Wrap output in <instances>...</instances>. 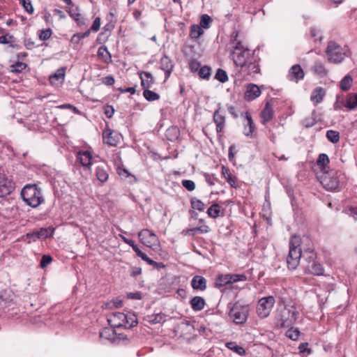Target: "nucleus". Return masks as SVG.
Segmentation results:
<instances>
[{"instance_id":"nucleus-1","label":"nucleus","mask_w":357,"mask_h":357,"mask_svg":"<svg viewBox=\"0 0 357 357\" xmlns=\"http://www.w3.org/2000/svg\"><path fill=\"white\" fill-rule=\"evenodd\" d=\"M238 33L237 31H234L231 35V41L229 43L230 57L233 60L234 64L240 67L247 60H249L254 56L253 53L245 46L242 42L238 40Z\"/></svg>"},{"instance_id":"nucleus-2","label":"nucleus","mask_w":357,"mask_h":357,"mask_svg":"<svg viewBox=\"0 0 357 357\" xmlns=\"http://www.w3.org/2000/svg\"><path fill=\"white\" fill-rule=\"evenodd\" d=\"M301 240L298 236L294 235L289 241V251L287 257L289 268L295 269L299 264L302 257L301 248Z\"/></svg>"},{"instance_id":"nucleus-3","label":"nucleus","mask_w":357,"mask_h":357,"mask_svg":"<svg viewBox=\"0 0 357 357\" xmlns=\"http://www.w3.org/2000/svg\"><path fill=\"white\" fill-rule=\"evenodd\" d=\"M23 200L29 206L35 208L38 206L43 201L41 191L36 185H27L21 192Z\"/></svg>"},{"instance_id":"nucleus-4","label":"nucleus","mask_w":357,"mask_h":357,"mask_svg":"<svg viewBox=\"0 0 357 357\" xmlns=\"http://www.w3.org/2000/svg\"><path fill=\"white\" fill-rule=\"evenodd\" d=\"M299 315V312L294 305H285L280 313V321L282 327L294 325Z\"/></svg>"},{"instance_id":"nucleus-5","label":"nucleus","mask_w":357,"mask_h":357,"mask_svg":"<svg viewBox=\"0 0 357 357\" xmlns=\"http://www.w3.org/2000/svg\"><path fill=\"white\" fill-rule=\"evenodd\" d=\"M340 174L337 172H326L320 176V182L328 190H337L340 183Z\"/></svg>"},{"instance_id":"nucleus-6","label":"nucleus","mask_w":357,"mask_h":357,"mask_svg":"<svg viewBox=\"0 0 357 357\" xmlns=\"http://www.w3.org/2000/svg\"><path fill=\"white\" fill-rule=\"evenodd\" d=\"M248 312V306L242 305L238 303H236L230 309L229 317L236 324H242L246 321Z\"/></svg>"},{"instance_id":"nucleus-7","label":"nucleus","mask_w":357,"mask_h":357,"mask_svg":"<svg viewBox=\"0 0 357 357\" xmlns=\"http://www.w3.org/2000/svg\"><path fill=\"white\" fill-rule=\"evenodd\" d=\"M275 303V298L272 296L260 298L257 306L258 316L261 319L267 317L270 314Z\"/></svg>"},{"instance_id":"nucleus-8","label":"nucleus","mask_w":357,"mask_h":357,"mask_svg":"<svg viewBox=\"0 0 357 357\" xmlns=\"http://www.w3.org/2000/svg\"><path fill=\"white\" fill-rule=\"evenodd\" d=\"M138 237L144 245L153 250H158L160 247L158 236L149 229H144L141 230L138 234Z\"/></svg>"},{"instance_id":"nucleus-9","label":"nucleus","mask_w":357,"mask_h":357,"mask_svg":"<svg viewBox=\"0 0 357 357\" xmlns=\"http://www.w3.org/2000/svg\"><path fill=\"white\" fill-rule=\"evenodd\" d=\"M326 52L328 61L335 63H340L345 56V52L342 48L333 41L328 43Z\"/></svg>"},{"instance_id":"nucleus-10","label":"nucleus","mask_w":357,"mask_h":357,"mask_svg":"<svg viewBox=\"0 0 357 357\" xmlns=\"http://www.w3.org/2000/svg\"><path fill=\"white\" fill-rule=\"evenodd\" d=\"M239 68L240 72L245 75H254L259 72L258 61L254 56Z\"/></svg>"},{"instance_id":"nucleus-11","label":"nucleus","mask_w":357,"mask_h":357,"mask_svg":"<svg viewBox=\"0 0 357 357\" xmlns=\"http://www.w3.org/2000/svg\"><path fill=\"white\" fill-rule=\"evenodd\" d=\"M107 321L114 328L127 327V315L123 312H115L107 317Z\"/></svg>"},{"instance_id":"nucleus-12","label":"nucleus","mask_w":357,"mask_h":357,"mask_svg":"<svg viewBox=\"0 0 357 357\" xmlns=\"http://www.w3.org/2000/svg\"><path fill=\"white\" fill-rule=\"evenodd\" d=\"M14 189V183L0 174V197L8 195Z\"/></svg>"},{"instance_id":"nucleus-13","label":"nucleus","mask_w":357,"mask_h":357,"mask_svg":"<svg viewBox=\"0 0 357 357\" xmlns=\"http://www.w3.org/2000/svg\"><path fill=\"white\" fill-rule=\"evenodd\" d=\"M274 116L273 105L271 102L268 101L266 103L264 108L260 114L261 123L265 125L271 121Z\"/></svg>"},{"instance_id":"nucleus-14","label":"nucleus","mask_w":357,"mask_h":357,"mask_svg":"<svg viewBox=\"0 0 357 357\" xmlns=\"http://www.w3.org/2000/svg\"><path fill=\"white\" fill-rule=\"evenodd\" d=\"M102 137L104 143L112 146H116L119 141V135L117 134H115L109 128H107L104 130Z\"/></svg>"},{"instance_id":"nucleus-15","label":"nucleus","mask_w":357,"mask_h":357,"mask_svg":"<svg viewBox=\"0 0 357 357\" xmlns=\"http://www.w3.org/2000/svg\"><path fill=\"white\" fill-rule=\"evenodd\" d=\"M213 121L216 125V131L220 137L225 126V116L220 113V109H218L213 114Z\"/></svg>"},{"instance_id":"nucleus-16","label":"nucleus","mask_w":357,"mask_h":357,"mask_svg":"<svg viewBox=\"0 0 357 357\" xmlns=\"http://www.w3.org/2000/svg\"><path fill=\"white\" fill-rule=\"evenodd\" d=\"M305 73L300 65H294L289 71V77L291 81L297 82L304 78Z\"/></svg>"},{"instance_id":"nucleus-17","label":"nucleus","mask_w":357,"mask_h":357,"mask_svg":"<svg viewBox=\"0 0 357 357\" xmlns=\"http://www.w3.org/2000/svg\"><path fill=\"white\" fill-rule=\"evenodd\" d=\"M261 94V90L259 86L254 84H250L247 86L245 93V98L247 100H253Z\"/></svg>"},{"instance_id":"nucleus-18","label":"nucleus","mask_w":357,"mask_h":357,"mask_svg":"<svg viewBox=\"0 0 357 357\" xmlns=\"http://www.w3.org/2000/svg\"><path fill=\"white\" fill-rule=\"evenodd\" d=\"M65 68H61L58 69L55 73L50 77V82L52 85L58 86L61 84L65 78Z\"/></svg>"},{"instance_id":"nucleus-19","label":"nucleus","mask_w":357,"mask_h":357,"mask_svg":"<svg viewBox=\"0 0 357 357\" xmlns=\"http://www.w3.org/2000/svg\"><path fill=\"white\" fill-rule=\"evenodd\" d=\"M77 160L83 167L86 168H89L92 164V155L88 151H79L77 153Z\"/></svg>"},{"instance_id":"nucleus-20","label":"nucleus","mask_w":357,"mask_h":357,"mask_svg":"<svg viewBox=\"0 0 357 357\" xmlns=\"http://www.w3.org/2000/svg\"><path fill=\"white\" fill-rule=\"evenodd\" d=\"M141 85L144 89H149L153 84L154 80L152 75L149 72H142L139 74Z\"/></svg>"},{"instance_id":"nucleus-21","label":"nucleus","mask_w":357,"mask_h":357,"mask_svg":"<svg viewBox=\"0 0 357 357\" xmlns=\"http://www.w3.org/2000/svg\"><path fill=\"white\" fill-rule=\"evenodd\" d=\"M161 69L165 71L167 77H169L173 70L172 61L167 56H164L160 60Z\"/></svg>"},{"instance_id":"nucleus-22","label":"nucleus","mask_w":357,"mask_h":357,"mask_svg":"<svg viewBox=\"0 0 357 357\" xmlns=\"http://www.w3.org/2000/svg\"><path fill=\"white\" fill-rule=\"evenodd\" d=\"M311 69L312 72L319 77H324L328 74V70L326 68L324 64L319 61H315Z\"/></svg>"},{"instance_id":"nucleus-23","label":"nucleus","mask_w":357,"mask_h":357,"mask_svg":"<svg viewBox=\"0 0 357 357\" xmlns=\"http://www.w3.org/2000/svg\"><path fill=\"white\" fill-rule=\"evenodd\" d=\"M191 285L194 289L203 291L206 288V280L202 276L195 275L191 281Z\"/></svg>"},{"instance_id":"nucleus-24","label":"nucleus","mask_w":357,"mask_h":357,"mask_svg":"<svg viewBox=\"0 0 357 357\" xmlns=\"http://www.w3.org/2000/svg\"><path fill=\"white\" fill-rule=\"evenodd\" d=\"M190 303L194 311H201L204 308L206 305L205 300L201 296L193 297L190 300Z\"/></svg>"},{"instance_id":"nucleus-25","label":"nucleus","mask_w":357,"mask_h":357,"mask_svg":"<svg viewBox=\"0 0 357 357\" xmlns=\"http://www.w3.org/2000/svg\"><path fill=\"white\" fill-rule=\"evenodd\" d=\"M245 119L247 123L244 126L243 133L246 136H250L253 133L255 126L250 114L248 112L245 114Z\"/></svg>"},{"instance_id":"nucleus-26","label":"nucleus","mask_w":357,"mask_h":357,"mask_svg":"<svg viewBox=\"0 0 357 357\" xmlns=\"http://www.w3.org/2000/svg\"><path fill=\"white\" fill-rule=\"evenodd\" d=\"M222 174L224 176V178L226 179L227 182L231 186V187H236V178L235 176H234L229 168L222 166Z\"/></svg>"},{"instance_id":"nucleus-27","label":"nucleus","mask_w":357,"mask_h":357,"mask_svg":"<svg viewBox=\"0 0 357 357\" xmlns=\"http://www.w3.org/2000/svg\"><path fill=\"white\" fill-rule=\"evenodd\" d=\"M306 269L310 273L317 275H321L324 273V268L321 264L317 263L316 261H313L312 264H307L306 266Z\"/></svg>"},{"instance_id":"nucleus-28","label":"nucleus","mask_w":357,"mask_h":357,"mask_svg":"<svg viewBox=\"0 0 357 357\" xmlns=\"http://www.w3.org/2000/svg\"><path fill=\"white\" fill-rule=\"evenodd\" d=\"M210 231L208 226L206 225H201L199 227H193L185 231L186 235L195 236L196 234H206Z\"/></svg>"},{"instance_id":"nucleus-29","label":"nucleus","mask_w":357,"mask_h":357,"mask_svg":"<svg viewBox=\"0 0 357 357\" xmlns=\"http://www.w3.org/2000/svg\"><path fill=\"white\" fill-rule=\"evenodd\" d=\"M325 96V91L321 87H317L313 91L310 96L312 101L316 103L321 102Z\"/></svg>"},{"instance_id":"nucleus-30","label":"nucleus","mask_w":357,"mask_h":357,"mask_svg":"<svg viewBox=\"0 0 357 357\" xmlns=\"http://www.w3.org/2000/svg\"><path fill=\"white\" fill-rule=\"evenodd\" d=\"M230 283H232L231 274L219 275L215 280V286L217 287H223Z\"/></svg>"},{"instance_id":"nucleus-31","label":"nucleus","mask_w":357,"mask_h":357,"mask_svg":"<svg viewBox=\"0 0 357 357\" xmlns=\"http://www.w3.org/2000/svg\"><path fill=\"white\" fill-rule=\"evenodd\" d=\"M204 33L203 28L199 25L193 24L190 27V37L192 39H197L199 36H201Z\"/></svg>"},{"instance_id":"nucleus-32","label":"nucleus","mask_w":357,"mask_h":357,"mask_svg":"<svg viewBox=\"0 0 357 357\" xmlns=\"http://www.w3.org/2000/svg\"><path fill=\"white\" fill-rule=\"evenodd\" d=\"M97 178L102 183L105 182L108 178V173L103 166H98L96 171Z\"/></svg>"},{"instance_id":"nucleus-33","label":"nucleus","mask_w":357,"mask_h":357,"mask_svg":"<svg viewBox=\"0 0 357 357\" xmlns=\"http://www.w3.org/2000/svg\"><path fill=\"white\" fill-rule=\"evenodd\" d=\"M346 107L350 109L357 107V93H350L347 96Z\"/></svg>"},{"instance_id":"nucleus-34","label":"nucleus","mask_w":357,"mask_h":357,"mask_svg":"<svg viewBox=\"0 0 357 357\" xmlns=\"http://www.w3.org/2000/svg\"><path fill=\"white\" fill-rule=\"evenodd\" d=\"M220 206L218 204H212L207 211L208 215L212 218H217L220 216Z\"/></svg>"},{"instance_id":"nucleus-35","label":"nucleus","mask_w":357,"mask_h":357,"mask_svg":"<svg viewBox=\"0 0 357 357\" xmlns=\"http://www.w3.org/2000/svg\"><path fill=\"white\" fill-rule=\"evenodd\" d=\"M353 79L350 75H346L340 82V86L342 91H347L350 89Z\"/></svg>"},{"instance_id":"nucleus-36","label":"nucleus","mask_w":357,"mask_h":357,"mask_svg":"<svg viewBox=\"0 0 357 357\" xmlns=\"http://www.w3.org/2000/svg\"><path fill=\"white\" fill-rule=\"evenodd\" d=\"M143 96L148 101H155L160 98V95L158 93L149 90V89H144Z\"/></svg>"},{"instance_id":"nucleus-37","label":"nucleus","mask_w":357,"mask_h":357,"mask_svg":"<svg viewBox=\"0 0 357 357\" xmlns=\"http://www.w3.org/2000/svg\"><path fill=\"white\" fill-rule=\"evenodd\" d=\"M329 163V158L325 153H321L317 160V164L319 165L322 170H325L326 167Z\"/></svg>"},{"instance_id":"nucleus-38","label":"nucleus","mask_w":357,"mask_h":357,"mask_svg":"<svg viewBox=\"0 0 357 357\" xmlns=\"http://www.w3.org/2000/svg\"><path fill=\"white\" fill-rule=\"evenodd\" d=\"M303 257L304 260L307 261V264H312L313 261H315L317 258L316 253L312 250L305 251Z\"/></svg>"},{"instance_id":"nucleus-39","label":"nucleus","mask_w":357,"mask_h":357,"mask_svg":"<svg viewBox=\"0 0 357 357\" xmlns=\"http://www.w3.org/2000/svg\"><path fill=\"white\" fill-rule=\"evenodd\" d=\"M212 22L211 17L207 14H204L200 17V26L203 29H208Z\"/></svg>"},{"instance_id":"nucleus-40","label":"nucleus","mask_w":357,"mask_h":357,"mask_svg":"<svg viewBox=\"0 0 357 357\" xmlns=\"http://www.w3.org/2000/svg\"><path fill=\"white\" fill-rule=\"evenodd\" d=\"M326 137L332 143H337L340 140V134L337 131L330 130L326 132Z\"/></svg>"},{"instance_id":"nucleus-41","label":"nucleus","mask_w":357,"mask_h":357,"mask_svg":"<svg viewBox=\"0 0 357 357\" xmlns=\"http://www.w3.org/2000/svg\"><path fill=\"white\" fill-rule=\"evenodd\" d=\"M300 335V331L296 328L291 327L286 332V336L292 340H297Z\"/></svg>"},{"instance_id":"nucleus-42","label":"nucleus","mask_w":357,"mask_h":357,"mask_svg":"<svg viewBox=\"0 0 357 357\" xmlns=\"http://www.w3.org/2000/svg\"><path fill=\"white\" fill-rule=\"evenodd\" d=\"M211 69L208 66L201 67L199 70V76L202 79H208L211 76Z\"/></svg>"},{"instance_id":"nucleus-43","label":"nucleus","mask_w":357,"mask_h":357,"mask_svg":"<svg viewBox=\"0 0 357 357\" xmlns=\"http://www.w3.org/2000/svg\"><path fill=\"white\" fill-rule=\"evenodd\" d=\"M227 347L229 349L233 350L237 354H238L240 356H243L245 354V349L243 347L235 344L234 342H228L227 344Z\"/></svg>"},{"instance_id":"nucleus-44","label":"nucleus","mask_w":357,"mask_h":357,"mask_svg":"<svg viewBox=\"0 0 357 357\" xmlns=\"http://www.w3.org/2000/svg\"><path fill=\"white\" fill-rule=\"evenodd\" d=\"M165 316L162 314H156L149 317V322L152 324L163 322Z\"/></svg>"},{"instance_id":"nucleus-45","label":"nucleus","mask_w":357,"mask_h":357,"mask_svg":"<svg viewBox=\"0 0 357 357\" xmlns=\"http://www.w3.org/2000/svg\"><path fill=\"white\" fill-rule=\"evenodd\" d=\"M191 205L192 208L202 211L204 209V204L197 198L191 199Z\"/></svg>"},{"instance_id":"nucleus-46","label":"nucleus","mask_w":357,"mask_h":357,"mask_svg":"<svg viewBox=\"0 0 357 357\" xmlns=\"http://www.w3.org/2000/svg\"><path fill=\"white\" fill-rule=\"evenodd\" d=\"M215 79L219 80L220 82H225L228 80V76L226 73V72L222 69H218L216 74H215Z\"/></svg>"},{"instance_id":"nucleus-47","label":"nucleus","mask_w":357,"mask_h":357,"mask_svg":"<svg viewBox=\"0 0 357 357\" xmlns=\"http://www.w3.org/2000/svg\"><path fill=\"white\" fill-rule=\"evenodd\" d=\"M26 67V64L22 62H17L10 66L11 72L21 73Z\"/></svg>"},{"instance_id":"nucleus-48","label":"nucleus","mask_w":357,"mask_h":357,"mask_svg":"<svg viewBox=\"0 0 357 357\" xmlns=\"http://www.w3.org/2000/svg\"><path fill=\"white\" fill-rule=\"evenodd\" d=\"M71 17H73L78 24H84V20L82 17L81 14L79 13L74 12L73 10H70L68 11Z\"/></svg>"},{"instance_id":"nucleus-49","label":"nucleus","mask_w":357,"mask_h":357,"mask_svg":"<svg viewBox=\"0 0 357 357\" xmlns=\"http://www.w3.org/2000/svg\"><path fill=\"white\" fill-rule=\"evenodd\" d=\"M127 315L128 325L126 328H132L137 324V319L134 314H128Z\"/></svg>"},{"instance_id":"nucleus-50","label":"nucleus","mask_w":357,"mask_h":357,"mask_svg":"<svg viewBox=\"0 0 357 357\" xmlns=\"http://www.w3.org/2000/svg\"><path fill=\"white\" fill-rule=\"evenodd\" d=\"M98 55L100 57H102L104 59H107V58H111L110 54L108 52L107 49L105 46H101L98 50Z\"/></svg>"},{"instance_id":"nucleus-51","label":"nucleus","mask_w":357,"mask_h":357,"mask_svg":"<svg viewBox=\"0 0 357 357\" xmlns=\"http://www.w3.org/2000/svg\"><path fill=\"white\" fill-rule=\"evenodd\" d=\"M52 34V31L51 29L41 30L39 33V38L41 40H46L51 37Z\"/></svg>"},{"instance_id":"nucleus-52","label":"nucleus","mask_w":357,"mask_h":357,"mask_svg":"<svg viewBox=\"0 0 357 357\" xmlns=\"http://www.w3.org/2000/svg\"><path fill=\"white\" fill-rule=\"evenodd\" d=\"M200 63L196 59H192L189 63V68L192 72H196L200 69Z\"/></svg>"},{"instance_id":"nucleus-53","label":"nucleus","mask_w":357,"mask_h":357,"mask_svg":"<svg viewBox=\"0 0 357 357\" xmlns=\"http://www.w3.org/2000/svg\"><path fill=\"white\" fill-rule=\"evenodd\" d=\"M182 185L189 191H192L195 188V184L194 181L191 180H183Z\"/></svg>"},{"instance_id":"nucleus-54","label":"nucleus","mask_w":357,"mask_h":357,"mask_svg":"<svg viewBox=\"0 0 357 357\" xmlns=\"http://www.w3.org/2000/svg\"><path fill=\"white\" fill-rule=\"evenodd\" d=\"M37 239H39L38 236L37 235V231H34L32 233L26 234L24 241H26L28 243H30L33 241H36Z\"/></svg>"},{"instance_id":"nucleus-55","label":"nucleus","mask_w":357,"mask_h":357,"mask_svg":"<svg viewBox=\"0 0 357 357\" xmlns=\"http://www.w3.org/2000/svg\"><path fill=\"white\" fill-rule=\"evenodd\" d=\"M52 261V258L50 255H43L40 261V266L44 268Z\"/></svg>"},{"instance_id":"nucleus-56","label":"nucleus","mask_w":357,"mask_h":357,"mask_svg":"<svg viewBox=\"0 0 357 357\" xmlns=\"http://www.w3.org/2000/svg\"><path fill=\"white\" fill-rule=\"evenodd\" d=\"M21 3L22 6L28 13L32 14L33 13V8L29 1H26V0H22Z\"/></svg>"},{"instance_id":"nucleus-57","label":"nucleus","mask_w":357,"mask_h":357,"mask_svg":"<svg viewBox=\"0 0 357 357\" xmlns=\"http://www.w3.org/2000/svg\"><path fill=\"white\" fill-rule=\"evenodd\" d=\"M231 282L245 281L247 278L243 274H231Z\"/></svg>"},{"instance_id":"nucleus-58","label":"nucleus","mask_w":357,"mask_h":357,"mask_svg":"<svg viewBox=\"0 0 357 357\" xmlns=\"http://www.w3.org/2000/svg\"><path fill=\"white\" fill-rule=\"evenodd\" d=\"M90 30H87L84 33H75L73 36L72 40H75L76 38H78V40H80L81 39L88 37L90 34Z\"/></svg>"},{"instance_id":"nucleus-59","label":"nucleus","mask_w":357,"mask_h":357,"mask_svg":"<svg viewBox=\"0 0 357 357\" xmlns=\"http://www.w3.org/2000/svg\"><path fill=\"white\" fill-rule=\"evenodd\" d=\"M316 123L315 119L312 117L305 118L303 121V124L305 128H310L313 126Z\"/></svg>"},{"instance_id":"nucleus-60","label":"nucleus","mask_w":357,"mask_h":357,"mask_svg":"<svg viewBox=\"0 0 357 357\" xmlns=\"http://www.w3.org/2000/svg\"><path fill=\"white\" fill-rule=\"evenodd\" d=\"M13 39V36L7 34L6 36H0V44H9Z\"/></svg>"},{"instance_id":"nucleus-61","label":"nucleus","mask_w":357,"mask_h":357,"mask_svg":"<svg viewBox=\"0 0 357 357\" xmlns=\"http://www.w3.org/2000/svg\"><path fill=\"white\" fill-rule=\"evenodd\" d=\"M100 17H96L94 20L93 24L89 30L90 31L91 30L93 31H98L100 29Z\"/></svg>"},{"instance_id":"nucleus-62","label":"nucleus","mask_w":357,"mask_h":357,"mask_svg":"<svg viewBox=\"0 0 357 357\" xmlns=\"http://www.w3.org/2000/svg\"><path fill=\"white\" fill-rule=\"evenodd\" d=\"M37 235L38 238H46L49 236V231L47 229L42 228L39 231H37Z\"/></svg>"},{"instance_id":"nucleus-63","label":"nucleus","mask_w":357,"mask_h":357,"mask_svg":"<svg viewBox=\"0 0 357 357\" xmlns=\"http://www.w3.org/2000/svg\"><path fill=\"white\" fill-rule=\"evenodd\" d=\"M102 83L107 86H112L114 84V78L112 75L107 76L102 79Z\"/></svg>"},{"instance_id":"nucleus-64","label":"nucleus","mask_w":357,"mask_h":357,"mask_svg":"<svg viewBox=\"0 0 357 357\" xmlns=\"http://www.w3.org/2000/svg\"><path fill=\"white\" fill-rule=\"evenodd\" d=\"M128 298L135 300H141L142 298V294L139 291L130 292L128 294Z\"/></svg>"}]
</instances>
